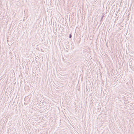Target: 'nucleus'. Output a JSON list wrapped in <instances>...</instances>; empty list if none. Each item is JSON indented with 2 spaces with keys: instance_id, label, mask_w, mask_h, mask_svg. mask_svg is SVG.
Listing matches in <instances>:
<instances>
[{
  "instance_id": "1",
  "label": "nucleus",
  "mask_w": 134,
  "mask_h": 134,
  "mask_svg": "<svg viewBox=\"0 0 134 134\" xmlns=\"http://www.w3.org/2000/svg\"><path fill=\"white\" fill-rule=\"evenodd\" d=\"M104 17V15L103 14H102V17L101 18V19H100V24H101L102 23H101V21H102V19Z\"/></svg>"
},
{
  "instance_id": "2",
  "label": "nucleus",
  "mask_w": 134,
  "mask_h": 134,
  "mask_svg": "<svg viewBox=\"0 0 134 134\" xmlns=\"http://www.w3.org/2000/svg\"><path fill=\"white\" fill-rule=\"evenodd\" d=\"M70 44H69V43H68V44L66 46V49H68L69 48H70Z\"/></svg>"
},
{
  "instance_id": "3",
  "label": "nucleus",
  "mask_w": 134,
  "mask_h": 134,
  "mask_svg": "<svg viewBox=\"0 0 134 134\" xmlns=\"http://www.w3.org/2000/svg\"><path fill=\"white\" fill-rule=\"evenodd\" d=\"M72 36L71 34H70V35H69V38H71L72 37Z\"/></svg>"
}]
</instances>
